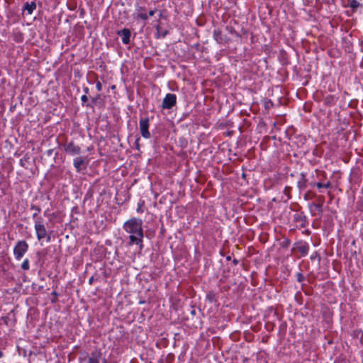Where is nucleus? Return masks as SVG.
<instances>
[{"mask_svg": "<svg viewBox=\"0 0 363 363\" xmlns=\"http://www.w3.org/2000/svg\"><path fill=\"white\" fill-rule=\"evenodd\" d=\"M230 33H232V34H235V35L236 36H238V37H240V34H239L238 32H236V31L235 30V29H234V28H230Z\"/></svg>", "mask_w": 363, "mask_h": 363, "instance_id": "31", "label": "nucleus"}, {"mask_svg": "<svg viewBox=\"0 0 363 363\" xmlns=\"http://www.w3.org/2000/svg\"><path fill=\"white\" fill-rule=\"evenodd\" d=\"M36 9V4L35 1L26 2L23 6V11H27L28 14H31Z\"/></svg>", "mask_w": 363, "mask_h": 363, "instance_id": "16", "label": "nucleus"}, {"mask_svg": "<svg viewBox=\"0 0 363 363\" xmlns=\"http://www.w3.org/2000/svg\"><path fill=\"white\" fill-rule=\"evenodd\" d=\"M325 2L328 4H335L336 0H325Z\"/></svg>", "mask_w": 363, "mask_h": 363, "instance_id": "32", "label": "nucleus"}, {"mask_svg": "<svg viewBox=\"0 0 363 363\" xmlns=\"http://www.w3.org/2000/svg\"><path fill=\"white\" fill-rule=\"evenodd\" d=\"M21 268H22V269H23V270H25V271H27V270H28V269H29V268H30V264H29V260H28V259H26L23 262V263H22V264H21Z\"/></svg>", "mask_w": 363, "mask_h": 363, "instance_id": "23", "label": "nucleus"}, {"mask_svg": "<svg viewBox=\"0 0 363 363\" xmlns=\"http://www.w3.org/2000/svg\"><path fill=\"white\" fill-rule=\"evenodd\" d=\"M238 262H239V261L238 259H234L233 260V263L234 265H237L238 264Z\"/></svg>", "mask_w": 363, "mask_h": 363, "instance_id": "39", "label": "nucleus"}, {"mask_svg": "<svg viewBox=\"0 0 363 363\" xmlns=\"http://www.w3.org/2000/svg\"><path fill=\"white\" fill-rule=\"evenodd\" d=\"M156 9H152V10H150L147 14L148 16H152L155 15V12H156Z\"/></svg>", "mask_w": 363, "mask_h": 363, "instance_id": "30", "label": "nucleus"}, {"mask_svg": "<svg viewBox=\"0 0 363 363\" xmlns=\"http://www.w3.org/2000/svg\"><path fill=\"white\" fill-rule=\"evenodd\" d=\"M160 18H161V17H162V13H160Z\"/></svg>", "mask_w": 363, "mask_h": 363, "instance_id": "49", "label": "nucleus"}, {"mask_svg": "<svg viewBox=\"0 0 363 363\" xmlns=\"http://www.w3.org/2000/svg\"><path fill=\"white\" fill-rule=\"evenodd\" d=\"M291 251H298L300 252L301 257H305L308 253L309 245L307 242L301 240L294 244V247H292Z\"/></svg>", "mask_w": 363, "mask_h": 363, "instance_id": "6", "label": "nucleus"}, {"mask_svg": "<svg viewBox=\"0 0 363 363\" xmlns=\"http://www.w3.org/2000/svg\"><path fill=\"white\" fill-rule=\"evenodd\" d=\"M16 41L19 42L21 41V40H19V38H17V39H16Z\"/></svg>", "mask_w": 363, "mask_h": 363, "instance_id": "45", "label": "nucleus"}, {"mask_svg": "<svg viewBox=\"0 0 363 363\" xmlns=\"http://www.w3.org/2000/svg\"><path fill=\"white\" fill-rule=\"evenodd\" d=\"M96 87L99 91H101L102 90V85L100 82H96Z\"/></svg>", "mask_w": 363, "mask_h": 363, "instance_id": "28", "label": "nucleus"}, {"mask_svg": "<svg viewBox=\"0 0 363 363\" xmlns=\"http://www.w3.org/2000/svg\"><path fill=\"white\" fill-rule=\"evenodd\" d=\"M206 298L211 303H215L217 301L216 294H215V292L212 291L208 292V294H206Z\"/></svg>", "mask_w": 363, "mask_h": 363, "instance_id": "20", "label": "nucleus"}, {"mask_svg": "<svg viewBox=\"0 0 363 363\" xmlns=\"http://www.w3.org/2000/svg\"><path fill=\"white\" fill-rule=\"evenodd\" d=\"M318 203H311L309 204V208L311 209V211H312V208H314L318 213L319 215H321L323 212V202H324V197L323 196H319L318 197Z\"/></svg>", "mask_w": 363, "mask_h": 363, "instance_id": "13", "label": "nucleus"}, {"mask_svg": "<svg viewBox=\"0 0 363 363\" xmlns=\"http://www.w3.org/2000/svg\"><path fill=\"white\" fill-rule=\"evenodd\" d=\"M285 72H286V69H279L277 71V73H280L281 74H282V73H285Z\"/></svg>", "mask_w": 363, "mask_h": 363, "instance_id": "38", "label": "nucleus"}, {"mask_svg": "<svg viewBox=\"0 0 363 363\" xmlns=\"http://www.w3.org/2000/svg\"><path fill=\"white\" fill-rule=\"evenodd\" d=\"M226 259H227V260H230V259H231V257H230V256H228V257H226Z\"/></svg>", "mask_w": 363, "mask_h": 363, "instance_id": "44", "label": "nucleus"}, {"mask_svg": "<svg viewBox=\"0 0 363 363\" xmlns=\"http://www.w3.org/2000/svg\"><path fill=\"white\" fill-rule=\"evenodd\" d=\"M116 33L118 36L121 37V40L123 44L128 45L130 43L131 32L128 28H123L120 30H117Z\"/></svg>", "mask_w": 363, "mask_h": 363, "instance_id": "10", "label": "nucleus"}, {"mask_svg": "<svg viewBox=\"0 0 363 363\" xmlns=\"http://www.w3.org/2000/svg\"><path fill=\"white\" fill-rule=\"evenodd\" d=\"M333 96H328L325 98V102L327 104H328V105H331L330 104L333 102Z\"/></svg>", "mask_w": 363, "mask_h": 363, "instance_id": "27", "label": "nucleus"}, {"mask_svg": "<svg viewBox=\"0 0 363 363\" xmlns=\"http://www.w3.org/2000/svg\"><path fill=\"white\" fill-rule=\"evenodd\" d=\"M301 177L298 180L297 185L300 190H303L306 188L307 179L306 178L305 174L303 173L301 174Z\"/></svg>", "mask_w": 363, "mask_h": 363, "instance_id": "18", "label": "nucleus"}, {"mask_svg": "<svg viewBox=\"0 0 363 363\" xmlns=\"http://www.w3.org/2000/svg\"><path fill=\"white\" fill-rule=\"evenodd\" d=\"M344 8H350L352 13L361 11L363 9L362 0H340Z\"/></svg>", "mask_w": 363, "mask_h": 363, "instance_id": "4", "label": "nucleus"}, {"mask_svg": "<svg viewBox=\"0 0 363 363\" xmlns=\"http://www.w3.org/2000/svg\"><path fill=\"white\" fill-rule=\"evenodd\" d=\"M156 29L157 30V31L159 32L160 31V26L159 25H157L156 26Z\"/></svg>", "mask_w": 363, "mask_h": 363, "instance_id": "43", "label": "nucleus"}, {"mask_svg": "<svg viewBox=\"0 0 363 363\" xmlns=\"http://www.w3.org/2000/svg\"><path fill=\"white\" fill-rule=\"evenodd\" d=\"M290 191H291V187L286 186L284 190V193L285 195L287 196L288 199H290Z\"/></svg>", "mask_w": 363, "mask_h": 363, "instance_id": "26", "label": "nucleus"}, {"mask_svg": "<svg viewBox=\"0 0 363 363\" xmlns=\"http://www.w3.org/2000/svg\"><path fill=\"white\" fill-rule=\"evenodd\" d=\"M81 100L82 102H86L88 101V97L86 95H83L81 97Z\"/></svg>", "mask_w": 363, "mask_h": 363, "instance_id": "34", "label": "nucleus"}, {"mask_svg": "<svg viewBox=\"0 0 363 363\" xmlns=\"http://www.w3.org/2000/svg\"><path fill=\"white\" fill-rule=\"evenodd\" d=\"M52 295L53 296V298H51V302L56 303L57 301L58 294L54 291L52 292Z\"/></svg>", "mask_w": 363, "mask_h": 363, "instance_id": "25", "label": "nucleus"}, {"mask_svg": "<svg viewBox=\"0 0 363 363\" xmlns=\"http://www.w3.org/2000/svg\"><path fill=\"white\" fill-rule=\"evenodd\" d=\"M143 223L142 219L133 217L125 221L123 225V230L129 234L128 245H138L140 250L143 248Z\"/></svg>", "mask_w": 363, "mask_h": 363, "instance_id": "1", "label": "nucleus"}, {"mask_svg": "<svg viewBox=\"0 0 363 363\" xmlns=\"http://www.w3.org/2000/svg\"><path fill=\"white\" fill-rule=\"evenodd\" d=\"M308 194H305V199H307Z\"/></svg>", "mask_w": 363, "mask_h": 363, "instance_id": "48", "label": "nucleus"}, {"mask_svg": "<svg viewBox=\"0 0 363 363\" xmlns=\"http://www.w3.org/2000/svg\"><path fill=\"white\" fill-rule=\"evenodd\" d=\"M52 152H53V150H52V149H50V150H48L47 151V155H49V156H50V155H52Z\"/></svg>", "mask_w": 363, "mask_h": 363, "instance_id": "37", "label": "nucleus"}, {"mask_svg": "<svg viewBox=\"0 0 363 363\" xmlns=\"http://www.w3.org/2000/svg\"><path fill=\"white\" fill-rule=\"evenodd\" d=\"M167 33H168V31H167V30H164V31L163 32V33L162 34V36L163 38H164V37L167 35Z\"/></svg>", "mask_w": 363, "mask_h": 363, "instance_id": "40", "label": "nucleus"}, {"mask_svg": "<svg viewBox=\"0 0 363 363\" xmlns=\"http://www.w3.org/2000/svg\"><path fill=\"white\" fill-rule=\"evenodd\" d=\"M31 156L26 153L23 155V157L20 160V165L25 169L28 168V164L30 163Z\"/></svg>", "mask_w": 363, "mask_h": 363, "instance_id": "15", "label": "nucleus"}, {"mask_svg": "<svg viewBox=\"0 0 363 363\" xmlns=\"http://www.w3.org/2000/svg\"><path fill=\"white\" fill-rule=\"evenodd\" d=\"M101 354L100 352H94L91 354L88 359V363H99Z\"/></svg>", "mask_w": 363, "mask_h": 363, "instance_id": "17", "label": "nucleus"}, {"mask_svg": "<svg viewBox=\"0 0 363 363\" xmlns=\"http://www.w3.org/2000/svg\"><path fill=\"white\" fill-rule=\"evenodd\" d=\"M263 104H264V108L266 110L270 109L274 105L273 102L270 99H264L263 100Z\"/></svg>", "mask_w": 363, "mask_h": 363, "instance_id": "21", "label": "nucleus"}, {"mask_svg": "<svg viewBox=\"0 0 363 363\" xmlns=\"http://www.w3.org/2000/svg\"><path fill=\"white\" fill-rule=\"evenodd\" d=\"M84 91L86 93H88V88H85Z\"/></svg>", "mask_w": 363, "mask_h": 363, "instance_id": "47", "label": "nucleus"}, {"mask_svg": "<svg viewBox=\"0 0 363 363\" xmlns=\"http://www.w3.org/2000/svg\"><path fill=\"white\" fill-rule=\"evenodd\" d=\"M94 277H91L89 278V284H93V282H94Z\"/></svg>", "mask_w": 363, "mask_h": 363, "instance_id": "36", "label": "nucleus"}, {"mask_svg": "<svg viewBox=\"0 0 363 363\" xmlns=\"http://www.w3.org/2000/svg\"><path fill=\"white\" fill-rule=\"evenodd\" d=\"M89 160L86 156H79L74 159L73 165L77 172L86 170L89 164Z\"/></svg>", "mask_w": 363, "mask_h": 363, "instance_id": "5", "label": "nucleus"}, {"mask_svg": "<svg viewBox=\"0 0 363 363\" xmlns=\"http://www.w3.org/2000/svg\"><path fill=\"white\" fill-rule=\"evenodd\" d=\"M196 309L194 306H191V311H190V313L192 316L195 315H196Z\"/></svg>", "mask_w": 363, "mask_h": 363, "instance_id": "33", "label": "nucleus"}, {"mask_svg": "<svg viewBox=\"0 0 363 363\" xmlns=\"http://www.w3.org/2000/svg\"><path fill=\"white\" fill-rule=\"evenodd\" d=\"M139 123L141 135L144 138H150L151 135L148 130L150 125L149 118L147 117L142 118H140Z\"/></svg>", "mask_w": 363, "mask_h": 363, "instance_id": "7", "label": "nucleus"}, {"mask_svg": "<svg viewBox=\"0 0 363 363\" xmlns=\"http://www.w3.org/2000/svg\"><path fill=\"white\" fill-rule=\"evenodd\" d=\"M331 183L330 182H328L327 183L325 184H323L321 182H318L315 184V186H317V188L318 189H320V188H326V189H328L330 187H331Z\"/></svg>", "mask_w": 363, "mask_h": 363, "instance_id": "22", "label": "nucleus"}, {"mask_svg": "<svg viewBox=\"0 0 363 363\" xmlns=\"http://www.w3.org/2000/svg\"><path fill=\"white\" fill-rule=\"evenodd\" d=\"M4 357V352L0 350V359Z\"/></svg>", "mask_w": 363, "mask_h": 363, "instance_id": "42", "label": "nucleus"}, {"mask_svg": "<svg viewBox=\"0 0 363 363\" xmlns=\"http://www.w3.org/2000/svg\"><path fill=\"white\" fill-rule=\"evenodd\" d=\"M137 18L144 21L148 19V16L146 13V9L145 7L139 6L136 9Z\"/></svg>", "mask_w": 363, "mask_h": 363, "instance_id": "14", "label": "nucleus"}, {"mask_svg": "<svg viewBox=\"0 0 363 363\" xmlns=\"http://www.w3.org/2000/svg\"><path fill=\"white\" fill-rule=\"evenodd\" d=\"M296 279L298 282H302L305 280V277L301 272L296 274Z\"/></svg>", "mask_w": 363, "mask_h": 363, "instance_id": "24", "label": "nucleus"}, {"mask_svg": "<svg viewBox=\"0 0 363 363\" xmlns=\"http://www.w3.org/2000/svg\"><path fill=\"white\" fill-rule=\"evenodd\" d=\"M48 214V212L45 211L44 215L46 216Z\"/></svg>", "mask_w": 363, "mask_h": 363, "instance_id": "50", "label": "nucleus"}, {"mask_svg": "<svg viewBox=\"0 0 363 363\" xmlns=\"http://www.w3.org/2000/svg\"><path fill=\"white\" fill-rule=\"evenodd\" d=\"M65 151L71 155H77L81 153V147L71 141L63 145Z\"/></svg>", "mask_w": 363, "mask_h": 363, "instance_id": "9", "label": "nucleus"}, {"mask_svg": "<svg viewBox=\"0 0 363 363\" xmlns=\"http://www.w3.org/2000/svg\"><path fill=\"white\" fill-rule=\"evenodd\" d=\"M16 41L19 42L21 41V40H19V38H17V39H16Z\"/></svg>", "mask_w": 363, "mask_h": 363, "instance_id": "46", "label": "nucleus"}, {"mask_svg": "<svg viewBox=\"0 0 363 363\" xmlns=\"http://www.w3.org/2000/svg\"><path fill=\"white\" fill-rule=\"evenodd\" d=\"M2 319L4 320V322L5 323V324L8 325V320H9V317L7 316H5V317H3Z\"/></svg>", "mask_w": 363, "mask_h": 363, "instance_id": "35", "label": "nucleus"}, {"mask_svg": "<svg viewBox=\"0 0 363 363\" xmlns=\"http://www.w3.org/2000/svg\"><path fill=\"white\" fill-rule=\"evenodd\" d=\"M30 209L34 211V213L32 216L33 220H35L38 218H42L38 213L40 212L41 208L35 204L30 205Z\"/></svg>", "mask_w": 363, "mask_h": 363, "instance_id": "19", "label": "nucleus"}, {"mask_svg": "<svg viewBox=\"0 0 363 363\" xmlns=\"http://www.w3.org/2000/svg\"><path fill=\"white\" fill-rule=\"evenodd\" d=\"M177 103V96L174 94H167L163 99L162 107L164 109L172 108Z\"/></svg>", "mask_w": 363, "mask_h": 363, "instance_id": "8", "label": "nucleus"}, {"mask_svg": "<svg viewBox=\"0 0 363 363\" xmlns=\"http://www.w3.org/2000/svg\"><path fill=\"white\" fill-rule=\"evenodd\" d=\"M139 140H140V138H138L135 141V148L137 150H139L140 149V145H139Z\"/></svg>", "mask_w": 363, "mask_h": 363, "instance_id": "29", "label": "nucleus"}, {"mask_svg": "<svg viewBox=\"0 0 363 363\" xmlns=\"http://www.w3.org/2000/svg\"><path fill=\"white\" fill-rule=\"evenodd\" d=\"M28 250V244L25 240H19L13 248V255L17 260H21Z\"/></svg>", "mask_w": 363, "mask_h": 363, "instance_id": "3", "label": "nucleus"}, {"mask_svg": "<svg viewBox=\"0 0 363 363\" xmlns=\"http://www.w3.org/2000/svg\"><path fill=\"white\" fill-rule=\"evenodd\" d=\"M34 224L37 239L40 241L46 238L47 241L49 242L50 240V235H48V232L44 224V219L43 218H38L34 220Z\"/></svg>", "mask_w": 363, "mask_h": 363, "instance_id": "2", "label": "nucleus"}, {"mask_svg": "<svg viewBox=\"0 0 363 363\" xmlns=\"http://www.w3.org/2000/svg\"><path fill=\"white\" fill-rule=\"evenodd\" d=\"M294 221L299 223L301 228H303L308 225L307 218L303 213H295L294 215Z\"/></svg>", "mask_w": 363, "mask_h": 363, "instance_id": "12", "label": "nucleus"}, {"mask_svg": "<svg viewBox=\"0 0 363 363\" xmlns=\"http://www.w3.org/2000/svg\"><path fill=\"white\" fill-rule=\"evenodd\" d=\"M111 89H115V86H114V85H113V86H111Z\"/></svg>", "mask_w": 363, "mask_h": 363, "instance_id": "52", "label": "nucleus"}, {"mask_svg": "<svg viewBox=\"0 0 363 363\" xmlns=\"http://www.w3.org/2000/svg\"><path fill=\"white\" fill-rule=\"evenodd\" d=\"M318 255L317 252H315V255H313L311 257V259H313L315 258V257Z\"/></svg>", "mask_w": 363, "mask_h": 363, "instance_id": "41", "label": "nucleus"}, {"mask_svg": "<svg viewBox=\"0 0 363 363\" xmlns=\"http://www.w3.org/2000/svg\"><path fill=\"white\" fill-rule=\"evenodd\" d=\"M48 214V212L45 211L44 215L46 216Z\"/></svg>", "mask_w": 363, "mask_h": 363, "instance_id": "51", "label": "nucleus"}, {"mask_svg": "<svg viewBox=\"0 0 363 363\" xmlns=\"http://www.w3.org/2000/svg\"><path fill=\"white\" fill-rule=\"evenodd\" d=\"M213 38L219 44H225L230 41V39L226 35H223L222 31L220 29L214 30Z\"/></svg>", "mask_w": 363, "mask_h": 363, "instance_id": "11", "label": "nucleus"}]
</instances>
